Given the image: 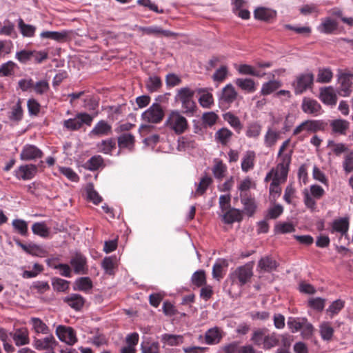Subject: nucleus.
Listing matches in <instances>:
<instances>
[{"label":"nucleus","mask_w":353,"mask_h":353,"mask_svg":"<svg viewBox=\"0 0 353 353\" xmlns=\"http://www.w3.org/2000/svg\"><path fill=\"white\" fill-rule=\"evenodd\" d=\"M251 341L253 343L264 350H270L279 343V339L275 333L270 334L265 329H259L253 332Z\"/></svg>","instance_id":"nucleus-1"},{"label":"nucleus","mask_w":353,"mask_h":353,"mask_svg":"<svg viewBox=\"0 0 353 353\" xmlns=\"http://www.w3.org/2000/svg\"><path fill=\"white\" fill-rule=\"evenodd\" d=\"M290 161L291 156H283V161H281L275 168H272L267 174L265 181H268L271 180L273 182L284 183L287 179Z\"/></svg>","instance_id":"nucleus-2"},{"label":"nucleus","mask_w":353,"mask_h":353,"mask_svg":"<svg viewBox=\"0 0 353 353\" xmlns=\"http://www.w3.org/2000/svg\"><path fill=\"white\" fill-rule=\"evenodd\" d=\"M165 125L175 134H181L188 129V123L186 118L180 112L172 110L168 114Z\"/></svg>","instance_id":"nucleus-3"},{"label":"nucleus","mask_w":353,"mask_h":353,"mask_svg":"<svg viewBox=\"0 0 353 353\" xmlns=\"http://www.w3.org/2000/svg\"><path fill=\"white\" fill-rule=\"evenodd\" d=\"M303 203L307 208L314 212L316 208V199H320L325 194L322 187L319 185H312L310 188H305L302 192Z\"/></svg>","instance_id":"nucleus-4"},{"label":"nucleus","mask_w":353,"mask_h":353,"mask_svg":"<svg viewBox=\"0 0 353 353\" xmlns=\"http://www.w3.org/2000/svg\"><path fill=\"white\" fill-rule=\"evenodd\" d=\"M194 94V90L185 87L179 89L176 94V101L181 103L182 108L187 114L193 113L195 110L196 105L193 101Z\"/></svg>","instance_id":"nucleus-5"},{"label":"nucleus","mask_w":353,"mask_h":353,"mask_svg":"<svg viewBox=\"0 0 353 353\" xmlns=\"http://www.w3.org/2000/svg\"><path fill=\"white\" fill-rule=\"evenodd\" d=\"M323 123L317 120H307L296 126L293 131V135L301 134L303 137L307 134L315 132L323 129Z\"/></svg>","instance_id":"nucleus-6"},{"label":"nucleus","mask_w":353,"mask_h":353,"mask_svg":"<svg viewBox=\"0 0 353 353\" xmlns=\"http://www.w3.org/2000/svg\"><path fill=\"white\" fill-rule=\"evenodd\" d=\"M252 276V270L248 265L237 268L230 275L232 283H236L239 285H245Z\"/></svg>","instance_id":"nucleus-7"},{"label":"nucleus","mask_w":353,"mask_h":353,"mask_svg":"<svg viewBox=\"0 0 353 353\" xmlns=\"http://www.w3.org/2000/svg\"><path fill=\"white\" fill-rule=\"evenodd\" d=\"M314 81V75L312 73L307 72L301 74L296 77L292 83L296 94H301L311 88Z\"/></svg>","instance_id":"nucleus-8"},{"label":"nucleus","mask_w":353,"mask_h":353,"mask_svg":"<svg viewBox=\"0 0 353 353\" xmlns=\"http://www.w3.org/2000/svg\"><path fill=\"white\" fill-rule=\"evenodd\" d=\"M92 120L93 117L89 114L80 113L73 119L65 120L63 125L68 130H76L79 129L83 124L90 125Z\"/></svg>","instance_id":"nucleus-9"},{"label":"nucleus","mask_w":353,"mask_h":353,"mask_svg":"<svg viewBox=\"0 0 353 353\" xmlns=\"http://www.w3.org/2000/svg\"><path fill=\"white\" fill-rule=\"evenodd\" d=\"M163 110L159 103H153L142 114V119L147 122L152 123H159L163 118Z\"/></svg>","instance_id":"nucleus-10"},{"label":"nucleus","mask_w":353,"mask_h":353,"mask_svg":"<svg viewBox=\"0 0 353 353\" xmlns=\"http://www.w3.org/2000/svg\"><path fill=\"white\" fill-rule=\"evenodd\" d=\"M56 334L61 341L69 345H72L77 341L76 333L70 327L58 325L56 328Z\"/></svg>","instance_id":"nucleus-11"},{"label":"nucleus","mask_w":353,"mask_h":353,"mask_svg":"<svg viewBox=\"0 0 353 353\" xmlns=\"http://www.w3.org/2000/svg\"><path fill=\"white\" fill-rule=\"evenodd\" d=\"M57 344V342L52 334H49L43 339H36L33 342V345L37 350H47V353L54 352L53 350Z\"/></svg>","instance_id":"nucleus-12"},{"label":"nucleus","mask_w":353,"mask_h":353,"mask_svg":"<svg viewBox=\"0 0 353 353\" xmlns=\"http://www.w3.org/2000/svg\"><path fill=\"white\" fill-rule=\"evenodd\" d=\"M70 263L75 274H87V260L86 258L81 253H76L74 256H72Z\"/></svg>","instance_id":"nucleus-13"},{"label":"nucleus","mask_w":353,"mask_h":353,"mask_svg":"<svg viewBox=\"0 0 353 353\" xmlns=\"http://www.w3.org/2000/svg\"><path fill=\"white\" fill-rule=\"evenodd\" d=\"M37 172V167L33 164L23 165L19 166L14 171V176L18 179L23 181L32 179Z\"/></svg>","instance_id":"nucleus-14"},{"label":"nucleus","mask_w":353,"mask_h":353,"mask_svg":"<svg viewBox=\"0 0 353 353\" xmlns=\"http://www.w3.org/2000/svg\"><path fill=\"white\" fill-rule=\"evenodd\" d=\"M301 109L305 114L317 116L321 113V106L315 99L304 97L301 103Z\"/></svg>","instance_id":"nucleus-15"},{"label":"nucleus","mask_w":353,"mask_h":353,"mask_svg":"<svg viewBox=\"0 0 353 353\" xmlns=\"http://www.w3.org/2000/svg\"><path fill=\"white\" fill-rule=\"evenodd\" d=\"M42 152L40 149L34 145L27 144L23 146L21 154L20 159L23 161H30L42 157Z\"/></svg>","instance_id":"nucleus-16"},{"label":"nucleus","mask_w":353,"mask_h":353,"mask_svg":"<svg viewBox=\"0 0 353 353\" xmlns=\"http://www.w3.org/2000/svg\"><path fill=\"white\" fill-rule=\"evenodd\" d=\"M254 18L266 22L274 19L276 17V11L271 8L259 7L254 12Z\"/></svg>","instance_id":"nucleus-17"},{"label":"nucleus","mask_w":353,"mask_h":353,"mask_svg":"<svg viewBox=\"0 0 353 353\" xmlns=\"http://www.w3.org/2000/svg\"><path fill=\"white\" fill-rule=\"evenodd\" d=\"M163 347L178 346L183 343L184 337L181 334H163L160 337Z\"/></svg>","instance_id":"nucleus-18"},{"label":"nucleus","mask_w":353,"mask_h":353,"mask_svg":"<svg viewBox=\"0 0 353 353\" xmlns=\"http://www.w3.org/2000/svg\"><path fill=\"white\" fill-rule=\"evenodd\" d=\"M236 97L237 92L234 86L229 83L222 89L220 101L222 103L230 104L235 101Z\"/></svg>","instance_id":"nucleus-19"},{"label":"nucleus","mask_w":353,"mask_h":353,"mask_svg":"<svg viewBox=\"0 0 353 353\" xmlns=\"http://www.w3.org/2000/svg\"><path fill=\"white\" fill-rule=\"evenodd\" d=\"M353 75L348 73H342L339 76L338 80L341 84V94L347 96L350 94L352 86V79Z\"/></svg>","instance_id":"nucleus-20"},{"label":"nucleus","mask_w":353,"mask_h":353,"mask_svg":"<svg viewBox=\"0 0 353 353\" xmlns=\"http://www.w3.org/2000/svg\"><path fill=\"white\" fill-rule=\"evenodd\" d=\"M319 98L325 104L335 105L336 103V95L332 87L321 88L320 90Z\"/></svg>","instance_id":"nucleus-21"},{"label":"nucleus","mask_w":353,"mask_h":353,"mask_svg":"<svg viewBox=\"0 0 353 353\" xmlns=\"http://www.w3.org/2000/svg\"><path fill=\"white\" fill-rule=\"evenodd\" d=\"M319 331L321 339L325 341H330L332 339L334 329L331 322L322 321L319 325Z\"/></svg>","instance_id":"nucleus-22"},{"label":"nucleus","mask_w":353,"mask_h":353,"mask_svg":"<svg viewBox=\"0 0 353 353\" xmlns=\"http://www.w3.org/2000/svg\"><path fill=\"white\" fill-rule=\"evenodd\" d=\"M235 69L243 75H250L259 78L263 77L265 74L257 70L254 67L248 64H235Z\"/></svg>","instance_id":"nucleus-23"},{"label":"nucleus","mask_w":353,"mask_h":353,"mask_svg":"<svg viewBox=\"0 0 353 353\" xmlns=\"http://www.w3.org/2000/svg\"><path fill=\"white\" fill-rule=\"evenodd\" d=\"M280 137L281 132L279 130L272 127H269L264 136L265 145L268 148L274 146L280 139Z\"/></svg>","instance_id":"nucleus-24"},{"label":"nucleus","mask_w":353,"mask_h":353,"mask_svg":"<svg viewBox=\"0 0 353 353\" xmlns=\"http://www.w3.org/2000/svg\"><path fill=\"white\" fill-rule=\"evenodd\" d=\"M222 213L223 221L228 224L240 221L242 219V211L239 209L232 208Z\"/></svg>","instance_id":"nucleus-25"},{"label":"nucleus","mask_w":353,"mask_h":353,"mask_svg":"<svg viewBox=\"0 0 353 353\" xmlns=\"http://www.w3.org/2000/svg\"><path fill=\"white\" fill-rule=\"evenodd\" d=\"M139 29L143 34L148 35H163L167 37L176 35L174 32L163 30L161 27L157 26L141 27Z\"/></svg>","instance_id":"nucleus-26"},{"label":"nucleus","mask_w":353,"mask_h":353,"mask_svg":"<svg viewBox=\"0 0 353 353\" xmlns=\"http://www.w3.org/2000/svg\"><path fill=\"white\" fill-rule=\"evenodd\" d=\"M222 337V330L218 327L209 329L205 335V342L208 345L219 343Z\"/></svg>","instance_id":"nucleus-27"},{"label":"nucleus","mask_w":353,"mask_h":353,"mask_svg":"<svg viewBox=\"0 0 353 353\" xmlns=\"http://www.w3.org/2000/svg\"><path fill=\"white\" fill-rule=\"evenodd\" d=\"M282 85L279 80L272 79L262 84L260 94L263 96L270 95L277 90Z\"/></svg>","instance_id":"nucleus-28"},{"label":"nucleus","mask_w":353,"mask_h":353,"mask_svg":"<svg viewBox=\"0 0 353 353\" xmlns=\"http://www.w3.org/2000/svg\"><path fill=\"white\" fill-rule=\"evenodd\" d=\"M199 94V102L205 108H210L214 103L212 94L206 89L200 88L197 90Z\"/></svg>","instance_id":"nucleus-29"},{"label":"nucleus","mask_w":353,"mask_h":353,"mask_svg":"<svg viewBox=\"0 0 353 353\" xmlns=\"http://www.w3.org/2000/svg\"><path fill=\"white\" fill-rule=\"evenodd\" d=\"M337 27L336 21L327 17L322 19V22L318 26L317 30L323 34H331L337 29Z\"/></svg>","instance_id":"nucleus-30"},{"label":"nucleus","mask_w":353,"mask_h":353,"mask_svg":"<svg viewBox=\"0 0 353 353\" xmlns=\"http://www.w3.org/2000/svg\"><path fill=\"white\" fill-rule=\"evenodd\" d=\"M234 82L239 88L249 93L254 92L256 89L254 81L250 78H238Z\"/></svg>","instance_id":"nucleus-31"},{"label":"nucleus","mask_w":353,"mask_h":353,"mask_svg":"<svg viewBox=\"0 0 353 353\" xmlns=\"http://www.w3.org/2000/svg\"><path fill=\"white\" fill-rule=\"evenodd\" d=\"M32 330L38 334H48L50 329L48 326L40 319L32 317L30 320Z\"/></svg>","instance_id":"nucleus-32"},{"label":"nucleus","mask_w":353,"mask_h":353,"mask_svg":"<svg viewBox=\"0 0 353 353\" xmlns=\"http://www.w3.org/2000/svg\"><path fill=\"white\" fill-rule=\"evenodd\" d=\"M332 132L339 134H345L350 128V123L344 119H335L330 122Z\"/></svg>","instance_id":"nucleus-33"},{"label":"nucleus","mask_w":353,"mask_h":353,"mask_svg":"<svg viewBox=\"0 0 353 353\" xmlns=\"http://www.w3.org/2000/svg\"><path fill=\"white\" fill-rule=\"evenodd\" d=\"M12 339L17 346L24 345L30 342L28 332L26 329L17 330L12 334Z\"/></svg>","instance_id":"nucleus-34"},{"label":"nucleus","mask_w":353,"mask_h":353,"mask_svg":"<svg viewBox=\"0 0 353 353\" xmlns=\"http://www.w3.org/2000/svg\"><path fill=\"white\" fill-rule=\"evenodd\" d=\"M64 301L72 308L79 310L84 305V299L79 294H72L64 299Z\"/></svg>","instance_id":"nucleus-35"},{"label":"nucleus","mask_w":353,"mask_h":353,"mask_svg":"<svg viewBox=\"0 0 353 353\" xmlns=\"http://www.w3.org/2000/svg\"><path fill=\"white\" fill-rule=\"evenodd\" d=\"M232 136V132L226 128H222L216 132L214 134L215 141L223 145L228 144Z\"/></svg>","instance_id":"nucleus-36"},{"label":"nucleus","mask_w":353,"mask_h":353,"mask_svg":"<svg viewBox=\"0 0 353 353\" xmlns=\"http://www.w3.org/2000/svg\"><path fill=\"white\" fill-rule=\"evenodd\" d=\"M111 125L106 121L101 120L99 121L91 131V134L96 136L108 135L111 132Z\"/></svg>","instance_id":"nucleus-37"},{"label":"nucleus","mask_w":353,"mask_h":353,"mask_svg":"<svg viewBox=\"0 0 353 353\" xmlns=\"http://www.w3.org/2000/svg\"><path fill=\"white\" fill-rule=\"evenodd\" d=\"M349 227V221L347 218H341L336 219L332 223V232H337L342 235L345 234Z\"/></svg>","instance_id":"nucleus-38"},{"label":"nucleus","mask_w":353,"mask_h":353,"mask_svg":"<svg viewBox=\"0 0 353 353\" xmlns=\"http://www.w3.org/2000/svg\"><path fill=\"white\" fill-rule=\"evenodd\" d=\"M258 268L264 272H272L277 268V263L269 256H265L259 261Z\"/></svg>","instance_id":"nucleus-39"},{"label":"nucleus","mask_w":353,"mask_h":353,"mask_svg":"<svg viewBox=\"0 0 353 353\" xmlns=\"http://www.w3.org/2000/svg\"><path fill=\"white\" fill-rule=\"evenodd\" d=\"M255 159V153L253 151H247L244 154L241 161V169L243 172H247L254 167Z\"/></svg>","instance_id":"nucleus-40"},{"label":"nucleus","mask_w":353,"mask_h":353,"mask_svg":"<svg viewBox=\"0 0 353 353\" xmlns=\"http://www.w3.org/2000/svg\"><path fill=\"white\" fill-rule=\"evenodd\" d=\"M92 282L89 277H80L74 283V290L86 292L92 289Z\"/></svg>","instance_id":"nucleus-41"},{"label":"nucleus","mask_w":353,"mask_h":353,"mask_svg":"<svg viewBox=\"0 0 353 353\" xmlns=\"http://www.w3.org/2000/svg\"><path fill=\"white\" fill-rule=\"evenodd\" d=\"M241 203L243 205V212L248 216H252L256 209V204L254 199L250 197L241 198Z\"/></svg>","instance_id":"nucleus-42"},{"label":"nucleus","mask_w":353,"mask_h":353,"mask_svg":"<svg viewBox=\"0 0 353 353\" xmlns=\"http://www.w3.org/2000/svg\"><path fill=\"white\" fill-rule=\"evenodd\" d=\"M134 143V137L129 133L121 134L118 138V144L120 148L132 149Z\"/></svg>","instance_id":"nucleus-43"},{"label":"nucleus","mask_w":353,"mask_h":353,"mask_svg":"<svg viewBox=\"0 0 353 353\" xmlns=\"http://www.w3.org/2000/svg\"><path fill=\"white\" fill-rule=\"evenodd\" d=\"M262 126L256 122L250 123L246 128L245 135L249 138L257 139L261 132Z\"/></svg>","instance_id":"nucleus-44"},{"label":"nucleus","mask_w":353,"mask_h":353,"mask_svg":"<svg viewBox=\"0 0 353 353\" xmlns=\"http://www.w3.org/2000/svg\"><path fill=\"white\" fill-rule=\"evenodd\" d=\"M228 265L227 261L223 259H219L213 265L212 268V276L213 277L219 281L223 278V268Z\"/></svg>","instance_id":"nucleus-45"},{"label":"nucleus","mask_w":353,"mask_h":353,"mask_svg":"<svg viewBox=\"0 0 353 353\" xmlns=\"http://www.w3.org/2000/svg\"><path fill=\"white\" fill-rule=\"evenodd\" d=\"M68 36L66 32L43 31L41 33V38L50 39L57 41L64 40Z\"/></svg>","instance_id":"nucleus-46"},{"label":"nucleus","mask_w":353,"mask_h":353,"mask_svg":"<svg viewBox=\"0 0 353 353\" xmlns=\"http://www.w3.org/2000/svg\"><path fill=\"white\" fill-rule=\"evenodd\" d=\"M142 353H159L160 346L157 341H143L141 344Z\"/></svg>","instance_id":"nucleus-47"},{"label":"nucleus","mask_w":353,"mask_h":353,"mask_svg":"<svg viewBox=\"0 0 353 353\" xmlns=\"http://www.w3.org/2000/svg\"><path fill=\"white\" fill-rule=\"evenodd\" d=\"M18 27L22 35L27 37H33L36 30L35 26L26 24L22 19L18 20Z\"/></svg>","instance_id":"nucleus-48"},{"label":"nucleus","mask_w":353,"mask_h":353,"mask_svg":"<svg viewBox=\"0 0 353 353\" xmlns=\"http://www.w3.org/2000/svg\"><path fill=\"white\" fill-rule=\"evenodd\" d=\"M343 307L344 301L341 299L336 300L333 301L326 310V313L330 318L332 319L335 315L339 314Z\"/></svg>","instance_id":"nucleus-49"},{"label":"nucleus","mask_w":353,"mask_h":353,"mask_svg":"<svg viewBox=\"0 0 353 353\" xmlns=\"http://www.w3.org/2000/svg\"><path fill=\"white\" fill-rule=\"evenodd\" d=\"M32 230L34 234L44 238L48 237L50 233V230L44 222L34 223L32 226Z\"/></svg>","instance_id":"nucleus-50"},{"label":"nucleus","mask_w":353,"mask_h":353,"mask_svg":"<svg viewBox=\"0 0 353 353\" xmlns=\"http://www.w3.org/2000/svg\"><path fill=\"white\" fill-rule=\"evenodd\" d=\"M223 119L228 122L231 127L239 132L242 129V124L239 119L231 112H227L223 114Z\"/></svg>","instance_id":"nucleus-51"},{"label":"nucleus","mask_w":353,"mask_h":353,"mask_svg":"<svg viewBox=\"0 0 353 353\" xmlns=\"http://www.w3.org/2000/svg\"><path fill=\"white\" fill-rule=\"evenodd\" d=\"M117 266V259L114 256L105 257L102 261V268L106 274H113Z\"/></svg>","instance_id":"nucleus-52"},{"label":"nucleus","mask_w":353,"mask_h":353,"mask_svg":"<svg viewBox=\"0 0 353 353\" xmlns=\"http://www.w3.org/2000/svg\"><path fill=\"white\" fill-rule=\"evenodd\" d=\"M307 305L316 311H322L325 305V299L321 297H312L307 301Z\"/></svg>","instance_id":"nucleus-53"},{"label":"nucleus","mask_w":353,"mask_h":353,"mask_svg":"<svg viewBox=\"0 0 353 353\" xmlns=\"http://www.w3.org/2000/svg\"><path fill=\"white\" fill-rule=\"evenodd\" d=\"M333 77V74L329 68H321L318 71L317 82L325 83H329Z\"/></svg>","instance_id":"nucleus-54"},{"label":"nucleus","mask_w":353,"mask_h":353,"mask_svg":"<svg viewBox=\"0 0 353 353\" xmlns=\"http://www.w3.org/2000/svg\"><path fill=\"white\" fill-rule=\"evenodd\" d=\"M13 43L10 40H0V59L11 53Z\"/></svg>","instance_id":"nucleus-55"},{"label":"nucleus","mask_w":353,"mask_h":353,"mask_svg":"<svg viewBox=\"0 0 353 353\" xmlns=\"http://www.w3.org/2000/svg\"><path fill=\"white\" fill-rule=\"evenodd\" d=\"M98 148L101 152L110 154L115 148V141L112 139L103 141L98 145Z\"/></svg>","instance_id":"nucleus-56"},{"label":"nucleus","mask_w":353,"mask_h":353,"mask_svg":"<svg viewBox=\"0 0 353 353\" xmlns=\"http://www.w3.org/2000/svg\"><path fill=\"white\" fill-rule=\"evenodd\" d=\"M146 86L150 92H156L161 88V81L157 76L150 77L146 82Z\"/></svg>","instance_id":"nucleus-57"},{"label":"nucleus","mask_w":353,"mask_h":353,"mask_svg":"<svg viewBox=\"0 0 353 353\" xmlns=\"http://www.w3.org/2000/svg\"><path fill=\"white\" fill-rule=\"evenodd\" d=\"M192 282L194 285L197 287H201L205 285L206 278L205 272L203 270H199L195 272L192 276Z\"/></svg>","instance_id":"nucleus-58"},{"label":"nucleus","mask_w":353,"mask_h":353,"mask_svg":"<svg viewBox=\"0 0 353 353\" xmlns=\"http://www.w3.org/2000/svg\"><path fill=\"white\" fill-rule=\"evenodd\" d=\"M16 64L12 61H8L5 63H3L0 66V76L7 77L10 76L13 74Z\"/></svg>","instance_id":"nucleus-59"},{"label":"nucleus","mask_w":353,"mask_h":353,"mask_svg":"<svg viewBox=\"0 0 353 353\" xmlns=\"http://www.w3.org/2000/svg\"><path fill=\"white\" fill-rule=\"evenodd\" d=\"M12 226L21 235H26L28 232V224L22 219H14L12 221Z\"/></svg>","instance_id":"nucleus-60"},{"label":"nucleus","mask_w":353,"mask_h":353,"mask_svg":"<svg viewBox=\"0 0 353 353\" xmlns=\"http://www.w3.org/2000/svg\"><path fill=\"white\" fill-rule=\"evenodd\" d=\"M226 171L227 168L225 165L221 161H217L213 168V174L219 179L223 178Z\"/></svg>","instance_id":"nucleus-61"},{"label":"nucleus","mask_w":353,"mask_h":353,"mask_svg":"<svg viewBox=\"0 0 353 353\" xmlns=\"http://www.w3.org/2000/svg\"><path fill=\"white\" fill-rule=\"evenodd\" d=\"M212 182V179L210 177L205 176L203 177L199 183L197 185L195 195H201L203 194L205 190H207L208 187L210 185V184Z\"/></svg>","instance_id":"nucleus-62"},{"label":"nucleus","mask_w":353,"mask_h":353,"mask_svg":"<svg viewBox=\"0 0 353 353\" xmlns=\"http://www.w3.org/2000/svg\"><path fill=\"white\" fill-rule=\"evenodd\" d=\"M228 75V68L225 65L221 66L212 75L214 81L221 83L225 80Z\"/></svg>","instance_id":"nucleus-63"},{"label":"nucleus","mask_w":353,"mask_h":353,"mask_svg":"<svg viewBox=\"0 0 353 353\" xmlns=\"http://www.w3.org/2000/svg\"><path fill=\"white\" fill-rule=\"evenodd\" d=\"M86 192L88 199L92 201L94 204H98L101 201V197L99 194L94 190L92 184H88L86 187Z\"/></svg>","instance_id":"nucleus-64"}]
</instances>
